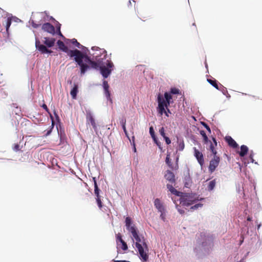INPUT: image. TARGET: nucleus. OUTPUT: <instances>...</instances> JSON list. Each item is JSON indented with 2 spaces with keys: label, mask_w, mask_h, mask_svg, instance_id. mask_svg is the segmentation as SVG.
I'll return each instance as SVG.
<instances>
[{
  "label": "nucleus",
  "mask_w": 262,
  "mask_h": 262,
  "mask_svg": "<svg viewBox=\"0 0 262 262\" xmlns=\"http://www.w3.org/2000/svg\"><path fill=\"white\" fill-rule=\"evenodd\" d=\"M125 222L127 230L132 233L133 238L136 241V247H137L138 245H142L145 247V250L148 251V246L144 237L139 235L138 231L135 225L132 226V221L130 217H126Z\"/></svg>",
  "instance_id": "f257e3e1"
},
{
  "label": "nucleus",
  "mask_w": 262,
  "mask_h": 262,
  "mask_svg": "<svg viewBox=\"0 0 262 262\" xmlns=\"http://www.w3.org/2000/svg\"><path fill=\"white\" fill-rule=\"evenodd\" d=\"M71 57H74L75 61L80 67L81 74H84L90 69V66L83 63L82 60L83 53L77 49L74 50V51H71Z\"/></svg>",
  "instance_id": "f03ea898"
},
{
  "label": "nucleus",
  "mask_w": 262,
  "mask_h": 262,
  "mask_svg": "<svg viewBox=\"0 0 262 262\" xmlns=\"http://www.w3.org/2000/svg\"><path fill=\"white\" fill-rule=\"evenodd\" d=\"M180 203L183 206H189L199 200L198 197L188 193L180 194Z\"/></svg>",
  "instance_id": "7ed1b4c3"
},
{
  "label": "nucleus",
  "mask_w": 262,
  "mask_h": 262,
  "mask_svg": "<svg viewBox=\"0 0 262 262\" xmlns=\"http://www.w3.org/2000/svg\"><path fill=\"white\" fill-rule=\"evenodd\" d=\"M114 65L110 60H107L104 64L100 66V73L104 78H106L111 74L113 70Z\"/></svg>",
  "instance_id": "20e7f679"
},
{
  "label": "nucleus",
  "mask_w": 262,
  "mask_h": 262,
  "mask_svg": "<svg viewBox=\"0 0 262 262\" xmlns=\"http://www.w3.org/2000/svg\"><path fill=\"white\" fill-rule=\"evenodd\" d=\"M164 103V101L161 100L159 98L157 111L161 116L164 114L167 117H169V114H171L170 111L168 107L166 108V105Z\"/></svg>",
  "instance_id": "39448f33"
},
{
  "label": "nucleus",
  "mask_w": 262,
  "mask_h": 262,
  "mask_svg": "<svg viewBox=\"0 0 262 262\" xmlns=\"http://www.w3.org/2000/svg\"><path fill=\"white\" fill-rule=\"evenodd\" d=\"M159 98H160L161 100H163L164 101V102L165 103L164 104L166 105V108H167L170 103L173 102L171 94L170 93L165 92L164 93V98L163 97L162 95L159 94L157 98V102L158 104Z\"/></svg>",
  "instance_id": "423d86ee"
},
{
  "label": "nucleus",
  "mask_w": 262,
  "mask_h": 262,
  "mask_svg": "<svg viewBox=\"0 0 262 262\" xmlns=\"http://www.w3.org/2000/svg\"><path fill=\"white\" fill-rule=\"evenodd\" d=\"M220 162V158L217 155L213 156V159L210 161L209 166L208 167L209 171L212 173L213 172L216 168L219 166Z\"/></svg>",
  "instance_id": "0eeeda50"
},
{
  "label": "nucleus",
  "mask_w": 262,
  "mask_h": 262,
  "mask_svg": "<svg viewBox=\"0 0 262 262\" xmlns=\"http://www.w3.org/2000/svg\"><path fill=\"white\" fill-rule=\"evenodd\" d=\"M138 246L136 248L138 250L140 259L144 262L147 261L148 259V255L147 252L148 251L145 250V248L143 246L139 245H138Z\"/></svg>",
  "instance_id": "6e6552de"
},
{
  "label": "nucleus",
  "mask_w": 262,
  "mask_h": 262,
  "mask_svg": "<svg viewBox=\"0 0 262 262\" xmlns=\"http://www.w3.org/2000/svg\"><path fill=\"white\" fill-rule=\"evenodd\" d=\"M35 47L38 51L42 54L51 53L52 52L51 50L48 49L46 46L41 44L40 41L37 39L35 40Z\"/></svg>",
  "instance_id": "1a4fd4ad"
},
{
  "label": "nucleus",
  "mask_w": 262,
  "mask_h": 262,
  "mask_svg": "<svg viewBox=\"0 0 262 262\" xmlns=\"http://www.w3.org/2000/svg\"><path fill=\"white\" fill-rule=\"evenodd\" d=\"M41 29L45 32L54 35L55 33V27L49 23H46L41 26Z\"/></svg>",
  "instance_id": "9d476101"
},
{
  "label": "nucleus",
  "mask_w": 262,
  "mask_h": 262,
  "mask_svg": "<svg viewBox=\"0 0 262 262\" xmlns=\"http://www.w3.org/2000/svg\"><path fill=\"white\" fill-rule=\"evenodd\" d=\"M194 149V156L198 160V162L202 166L204 163V156L203 154L200 152L196 147L193 148Z\"/></svg>",
  "instance_id": "9b49d317"
},
{
  "label": "nucleus",
  "mask_w": 262,
  "mask_h": 262,
  "mask_svg": "<svg viewBox=\"0 0 262 262\" xmlns=\"http://www.w3.org/2000/svg\"><path fill=\"white\" fill-rule=\"evenodd\" d=\"M57 44L58 46L59 49L62 51L63 52H64L68 54V55L71 57V51H74V50H69L68 48V47L64 45V42L61 40H58L57 42Z\"/></svg>",
  "instance_id": "f8f14e48"
},
{
  "label": "nucleus",
  "mask_w": 262,
  "mask_h": 262,
  "mask_svg": "<svg viewBox=\"0 0 262 262\" xmlns=\"http://www.w3.org/2000/svg\"><path fill=\"white\" fill-rule=\"evenodd\" d=\"M154 205L159 212H163V211H165L163 204L161 202L159 199L157 198L155 200Z\"/></svg>",
  "instance_id": "ddd939ff"
},
{
  "label": "nucleus",
  "mask_w": 262,
  "mask_h": 262,
  "mask_svg": "<svg viewBox=\"0 0 262 262\" xmlns=\"http://www.w3.org/2000/svg\"><path fill=\"white\" fill-rule=\"evenodd\" d=\"M225 140L228 144L229 146H230V147L233 148H236L238 147V145L235 141V140L232 138L231 137L226 136L225 138Z\"/></svg>",
  "instance_id": "4468645a"
},
{
  "label": "nucleus",
  "mask_w": 262,
  "mask_h": 262,
  "mask_svg": "<svg viewBox=\"0 0 262 262\" xmlns=\"http://www.w3.org/2000/svg\"><path fill=\"white\" fill-rule=\"evenodd\" d=\"M103 87L104 90V93L108 99H110L111 101H112L111 99V94L109 91V85L108 84V82L106 80H103Z\"/></svg>",
  "instance_id": "2eb2a0df"
},
{
  "label": "nucleus",
  "mask_w": 262,
  "mask_h": 262,
  "mask_svg": "<svg viewBox=\"0 0 262 262\" xmlns=\"http://www.w3.org/2000/svg\"><path fill=\"white\" fill-rule=\"evenodd\" d=\"M55 39L54 38L45 37L43 43L49 48L52 47L54 46Z\"/></svg>",
  "instance_id": "dca6fc26"
},
{
  "label": "nucleus",
  "mask_w": 262,
  "mask_h": 262,
  "mask_svg": "<svg viewBox=\"0 0 262 262\" xmlns=\"http://www.w3.org/2000/svg\"><path fill=\"white\" fill-rule=\"evenodd\" d=\"M165 179L171 183H174L175 182V177L172 172L170 170H167L165 174Z\"/></svg>",
  "instance_id": "f3484780"
},
{
  "label": "nucleus",
  "mask_w": 262,
  "mask_h": 262,
  "mask_svg": "<svg viewBox=\"0 0 262 262\" xmlns=\"http://www.w3.org/2000/svg\"><path fill=\"white\" fill-rule=\"evenodd\" d=\"M213 143L209 141L210 145L209 146V150L211 151L213 156L216 155L217 151L215 149V147L217 146V142L215 138L212 137Z\"/></svg>",
  "instance_id": "a211bd4d"
},
{
  "label": "nucleus",
  "mask_w": 262,
  "mask_h": 262,
  "mask_svg": "<svg viewBox=\"0 0 262 262\" xmlns=\"http://www.w3.org/2000/svg\"><path fill=\"white\" fill-rule=\"evenodd\" d=\"M207 81L212 85L213 87L219 90H222L221 89L224 90V86L220 84V88L219 87V84L217 83V81L216 80H212L211 79H207Z\"/></svg>",
  "instance_id": "6ab92c4d"
},
{
  "label": "nucleus",
  "mask_w": 262,
  "mask_h": 262,
  "mask_svg": "<svg viewBox=\"0 0 262 262\" xmlns=\"http://www.w3.org/2000/svg\"><path fill=\"white\" fill-rule=\"evenodd\" d=\"M86 120L87 121L91 123V125H92L93 128L96 130L97 129V126L96 124L95 121V119L93 116L91 114H88L86 116Z\"/></svg>",
  "instance_id": "aec40b11"
},
{
  "label": "nucleus",
  "mask_w": 262,
  "mask_h": 262,
  "mask_svg": "<svg viewBox=\"0 0 262 262\" xmlns=\"http://www.w3.org/2000/svg\"><path fill=\"white\" fill-rule=\"evenodd\" d=\"M78 84L76 83H74V87L73 88V89L71 90V91L70 92V94L71 95L72 98L73 99H76L77 94L78 93Z\"/></svg>",
  "instance_id": "412c9836"
},
{
  "label": "nucleus",
  "mask_w": 262,
  "mask_h": 262,
  "mask_svg": "<svg viewBox=\"0 0 262 262\" xmlns=\"http://www.w3.org/2000/svg\"><path fill=\"white\" fill-rule=\"evenodd\" d=\"M167 188L169 189V190L173 194H175L177 196H180V194H182V192L178 191L176 190L171 184H167Z\"/></svg>",
  "instance_id": "4be33fe9"
},
{
  "label": "nucleus",
  "mask_w": 262,
  "mask_h": 262,
  "mask_svg": "<svg viewBox=\"0 0 262 262\" xmlns=\"http://www.w3.org/2000/svg\"><path fill=\"white\" fill-rule=\"evenodd\" d=\"M248 151V147L245 145H243L241 146V150L238 151V153L241 157H243L247 154Z\"/></svg>",
  "instance_id": "5701e85b"
},
{
  "label": "nucleus",
  "mask_w": 262,
  "mask_h": 262,
  "mask_svg": "<svg viewBox=\"0 0 262 262\" xmlns=\"http://www.w3.org/2000/svg\"><path fill=\"white\" fill-rule=\"evenodd\" d=\"M12 17H8L6 19V29L7 33H9V29L12 23Z\"/></svg>",
  "instance_id": "b1692460"
},
{
  "label": "nucleus",
  "mask_w": 262,
  "mask_h": 262,
  "mask_svg": "<svg viewBox=\"0 0 262 262\" xmlns=\"http://www.w3.org/2000/svg\"><path fill=\"white\" fill-rule=\"evenodd\" d=\"M215 185H216L215 180H213L210 181L209 182V184H208V185L207 187L208 190H209V191L212 190L214 188Z\"/></svg>",
  "instance_id": "393cba45"
},
{
  "label": "nucleus",
  "mask_w": 262,
  "mask_h": 262,
  "mask_svg": "<svg viewBox=\"0 0 262 262\" xmlns=\"http://www.w3.org/2000/svg\"><path fill=\"white\" fill-rule=\"evenodd\" d=\"M70 42L74 45H75L76 47L79 49H83L84 48L83 46L81 45L79 42L77 41V40L75 38H73L70 40Z\"/></svg>",
  "instance_id": "a878e982"
},
{
  "label": "nucleus",
  "mask_w": 262,
  "mask_h": 262,
  "mask_svg": "<svg viewBox=\"0 0 262 262\" xmlns=\"http://www.w3.org/2000/svg\"><path fill=\"white\" fill-rule=\"evenodd\" d=\"M200 134L202 135V136L203 138V140H204V143L207 144L209 142V140H208V137H207L206 134L205 133V131L200 130Z\"/></svg>",
  "instance_id": "bb28decb"
},
{
  "label": "nucleus",
  "mask_w": 262,
  "mask_h": 262,
  "mask_svg": "<svg viewBox=\"0 0 262 262\" xmlns=\"http://www.w3.org/2000/svg\"><path fill=\"white\" fill-rule=\"evenodd\" d=\"M99 191L100 190L98 187L97 182H95V186H94V193L96 197L100 196L99 195Z\"/></svg>",
  "instance_id": "cd10ccee"
},
{
  "label": "nucleus",
  "mask_w": 262,
  "mask_h": 262,
  "mask_svg": "<svg viewBox=\"0 0 262 262\" xmlns=\"http://www.w3.org/2000/svg\"><path fill=\"white\" fill-rule=\"evenodd\" d=\"M149 134H150L151 137H152L153 140H156V139L157 138V137L155 135V131H154V128L152 126H150L149 127Z\"/></svg>",
  "instance_id": "c85d7f7f"
},
{
  "label": "nucleus",
  "mask_w": 262,
  "mask_h": 262,
  "mask_svg": "<svg viewBox=\"0 0 262 262\" xmlns=\"http://www.w3.org/2000/svg\"><path fill=\"white\" fill-rule=\"evenodd\" d=\"M91 68L95 69H98V68L100 67L99 63L96 61H92L90 63Z\"/></svg>",
  "instance_id": "c756f323"
},
{
  "label": "nucleus",
  "mask_w": 262,
  "mask_h": 262,
  "mask_svg": "<svg viewBox=\"0 0 262 262\" xmlns=\"http://www.w3.org/2000/svg\"><path fill=\"white\" fill-rule=\"evenodd\" d=\"M96 200L99 208L101 209L102 207V203L101 200V196L96 197Z\"/></svg>",
  "instance_id": "7c9ffc66"
},
{
  "label": "nucleus",
  "mask_w": 262,
  "mask_h": 262,
  "mask_svg": "<svg viewBox=\"0 0 262 262\" xmlns=\"http://www.w3.org/2000/svg\"><path fill=\"white\" fill-rule=\"evenodd\" d=\"M203 206V204H201V203H198V204H196L192 206H191L190 208V210L191 211H193L194 210H195V209H197L198 208H199V207H202Z\"/></svg>",
  "instance_id": "2f4dec72"
},
{
  "label": "nucleus",
  "mask_w": 262,
  "mask_h": 262,
  "mask_svg": "<svg viewBox=\"0 0 262 262\" xmlns=\"http://www.w3.org/2000/svg\"><path fill=\"white\" fill-rule=\"evenodd\" d=\"M120 242L122 244V249L123 250H126L128 249L127 245L126 243L122 239V238H120Z\"/></svg>",
  "instance_id": "473e14b6"
},
{
  "label": "nucleus",
  "mask_w": 262,
  "mask_h": 262,
  "mask_svg": "<svg viewBox=\"0 0 262 262\" xmlns=\"http://www.w3.org/2000/svg\"><path fill=\"white\" fill-rule=\"evenodd\" d=\"M83 58H82V60L84 59V61L85 62H88V63H90L91 61H92V60L91 59L90 57H89L87 55H85L84 54H83Z\"/></svg>",
  "instance_id": "72a5a7b5"
},
{
  "label": "nucleus",
  "mask_w": 262,
  "mask_h": 262,
  "mask_svg": "<svg viewBox=\"0 0 262 262\" xmlns=\"http://www.w3.org/2000/svg\"><path fill=\"white\" fill-rule=\"evenodd\" d=\"M180 91L176 88H172L170 89V93L171 94H179Z\"/></svg>",
  "instance_id": "f704fd0d"
},
{
  "label": "nucleus",
  "mask_w": 262,
  "mask_h": 262,
  "mask_svg": "<svg viewBox=\"0 0 262 262\" xmlns=\"http://www.w3.org/2000/svg\"><path fill=\"white\" fill-rule=\"evenodd\" d=\"M184 147H185L184 142L183 141H182L179 143L178 150L180 151H182L184 149Z\"/></svg>",
  "instance_id": "c9c22d12"
},
{
  "label": "nucleus",
  "mask_w": 262,
  "mask_h": 262,
  "mask_svg": "<svg viewBox=\"0 0 262 262\" xmlns=\"http://www.w3.org/2000/svg\"><path fill=\"white\" fill-rule=\"evenodd\" d=\"M166 163L170 167L172 166V163L170 160L169 155H167L165 160Z\"/></svg>",
  "instance_id": "e433bc0d"
},
{
  "label": "nucleus",
  "mask_w": 262,
  "mask_h": 262,
  "mask_svg": "<svg viewBox=\"0 0 262 262\" xmlns=\"http://www.w3.org/2000/svg\"><path fill=\"white\" fill-rule=\"evenodd\" d=\"M50 116H51V119L53 120V117L51 115H50ZM54 122L52 120V125H51V129L49 130H48L47 133L46 134V136H49L51 134V133L52 132V128L54 127Z\"/></svg>",
  "instance_id": "4c0bfd02"
},
{
  "label": "nucleus",
  "mask_w": 262,
  "mask_h": 262,
  "mask_svg": "<svg viewBox=\"0 0 262 262\" xmlns=\"http://www.w3.org/2000/svg\"><path fill=\"white\" fill-rule=\"evenodd\" d=\"M159 133H160V135L163 137V138L164 137H166V136L165 135V129L163 127H162L159 129Z\"/></svg>",
  "instance_id": "58836bf2"
},
{
  "label": "nucleus",
  "mask_w": 262,
  "mask_h": 262,
  "mask_svg": "<svg viewBox=\"0 0 262 262\" xmlns=\"http://www.w3.org/2000/svg\"><path fill=\"white\" fill-rule=\"evenodd\" d=\"M161 213L160 214V217L161 219L164 221H165L166 220V213L165 211H163V212H160Z\"/></svg>",
  "instance_id": "ea45409f"
},
{
  "label": "nucleus",
  "mask_w": 262,
  "mask_h": 262,
  "mask_svg": "<svg viewBox=\"0 0 262 262\" xmlns=\"http://www.w3.org/2000/svg\"><path fill=\"white\" fill-rule=\"evenodd\" d=\"M154 141L155 143L157 144V145L159 147V149H160V150H162V147L161 146V143L158 140L157 138L156 139V140Z\"/></svg>",
  "instance_id": "a19ab883"
},
{
  "label": "nucleus",
  "mask_w": 262,
  "mask_h": 262,
  "mask_svg": "<svg viewBox=\"0 0 262 262\" xmlns=\"http://www.w3.org/2000/svg\"><path fill=\"white\" fill-rule=\"evenodd\" d=\"M202 124L203 125V126L206 128V129L208 131V132L209 133H211V129L209 127V126L205 123L204 122H203L202 123Z\"/></svg>",
  "instance_id": "79ce46f5"
},
{
  "label": "nucleus",
  "mask_w": 262,
  "mask_h": 262,
  "mask_svg": "<svg viewBox=\"0 0 262 262\" xmlns=\"http://www.w3.org/2000/svg\"><path fill=\"white\" fill-rule=\"evenodd\" d=\"M164 139H165V142H166L167 144L168 145V144H170L171 143V140L167 136L164 137Z\"/></svg>",
  "instance_id": "37998d69"
},
{
  "label": "nucleus",
  "mask_w": 262,
  "mask_h": 262,
  "mask_svg": "<svg viewBox=\"0 0 262 262\" xmlns=\"http://www.w3.org/2000/svg\"><path fill=\"white\" fill-rule=\"evenodd\" d=\"M13 149L15 151H18L19 150V145L18 144H15L14 145Z\"/></svg>",
  "instance_id": "c03bdc74"
},
{
  "label": "nucleus",
  "mask_w": 262,
  "mask_h": 262,
  "mask_svg": "<svg viewBox=\"0 0 262 262\" xmlns=\"http://www.w3.org/2000/svg\"><path fill=\"white\" fill-rule=\"evenodd\" d=\"M40 25V24H35L34 21H32V26L33 28H38L39 26Z\"/></svg>",
  "instance_id": "a18cd8bd"
},
{
  "label": "nucleus",
  "mask_w": 262,
  "mask_h": 262,
  "mask_svg": "<svg viewBox=\"0 0 262 262\" xmlns=\"http://www.w3.org/2000/svg\"><path fill=\"white\" fill-rule=\"evenodd\" d=\"M249 158L251 161V162L253 163L254 162V159H253V153L252 151H251V153L249 156Z\"/></svg>",
  "instance_id": "49530a36"
},
{
  "label": "nucleus",
  "mask_w": 262,
  "mask_h": 262,
  "mask_svg": "<svg viewBox=\"0 0 262 262\" xmlns=\"http://www.w3.org/2000/svg\"><path fill=\"white\" fill-rule=\"evenodd\" d=\"M120 123H121L122 126L125 125V124H126V119H122L121 121H120Z\"/></svg>",
  "instance_id": "de8ad7c7"
},
{
  "label": "nucleus",
  "mask_w": 262,
  "mask_h": 262,
  "mask_svg": "<svg viewBox=\"0 0 262 262\" xmlns=\"http://www.w3.org/2000/svg\"><path fill=\"white\" fill-rule=\"evenodd\" d=\"M178 205H176V207H177V208H178ZM177 209H178V211H179V212L180 214H184V213L185 211H184V210H182V209H179V208H177Z\"/></svg>",
  "instance_id": "09e8293b"
},
{
  "label": "nucleus",
  "mask_w": 262,
  "mask_h": 262,
  "mask_svg": "<svg viewBox=\"0 0 262 262\" xmlns=\"http://www.w3.org/2000/svg\"><path fill=\"white\" fill-rule=\"evenodd\" d=\"M42 107L47 112H49V109L47 106L46 104H43L42 105Z\"/></svg>",
  "instance_id": "8fccbe9b"
},
{
  "label": "nucleus",
  "mask_w": 262,
  "mask_h": 262,
  "mask_svg": "<svg viewBox=\"0 0 262 262\" xmlns=\"http://www.w3.org/2000/svg\"><path fill=\"white\" fill-rule=\"evenodd\" d=\"M120 238H122L121 235H120V234H118L117 235V240H118L119 242H120Z\"/></svg>",
  "instance_id": "3c124183"
},
{
  "label": "nucleus",
  "mask_w": 262,
  "mask_h": 262,
  "mask_svg": "<svg viewBox=\"0 0 262 262\" xmlns=\"http://www.w3.org/2000/svg\"><path fill=\"white\" fill-rule=\"evenodd\" d=\"M113 262H127V260H113Z\"/></svg>",
  "instance_id": "603ef678"
},
{
  "label": "nucleus",
  "mask_w": 262,
  "mask_h": 262,
  "mask_svg": "<svg viewBox=\"0 0 262 262\" xmlns=\"http://www.w3.org/2000/svg\"><path fill=\"white\" fill-rule=\"evenodd\" d=\"M122 126V128L125 133V134L126 135H127V130H126V126L125 125H124V126Z\"/></svg>",
  "instance_id": "864d4df0"
},
{
  "label": "nucleus",
  "mask_w": 262,
  "mask_h": 262,
  "mask_svg": "<svg viewBox=\"0 0 262 262\" xmlns=\"http://www.w3.org/2000/svg\"><path fill=\"white\" fill-rule=\"evenodd\" d=\"M98 49H99L98 47H93L92 48V50H97Z\"/></svg>",
  "instance_id": "5fc2aeb1"
},
{
  "label": "nucleus",
  "mask_w": 262,
  "mask_h": 262,
  "mask_svg": "<svg viewBox=\"0 0 262 262\" xmlns=\"http://www.w3.org/2000/svg\"><path fill=\"white\" fill-rule=\"evenodd\" d=\"M56 29H57V30L58 32L60 31V24L58 27H56Z\"/></svg>",
  "instance_id": "6e6d98bb"
},
{
  "label": "nucleus",
  "mask_w": 262,
  "mask_h": 262,
  "mask_svg": "<svg viewBox=\"0 0 262 262\" xmlns=\"http://www.w3.org/2000/svg\"><path fill=\"white\" fill-rule=\"evenodd\" d=\"M93 181H94V184L95 185V182H97L96 180V178H93Z\"/></svg>",
  "instance_id": "4d7b16f0"
},
{
  "label": "nucleus",
  "mask_w": 262,
  "mask_h": 262,
  "mask_svg": "<svg viewBox=\"0 0 262 262\" xmlns=\"http://www.w3.org/2000/svg\"><path fill=\"white\" fill-rule=\"evenodd\" d=\"M251 219H252L251 217H250L249 216L247 217V220L249 221H251Z\"/></svg>",
  "instance_id": "13d9d810"
},
{
  "label": "nucleus",
  "mask_w": 262,
  "mask_h": 262,
  "mask_svg": "<svg viewBox=\"0 0 262 262\" xmlns=\"http://www.w3.org/2000/svg\"><path fill=\"white\" fill-rule=\"evenodd\" d=\"M58 34H59V35H60V36H62V34H61V32H60V31H58Z\"/></svg>",
  "instance_id": "bf43d9fd"
},
{
  "label": "nucleus",
  "mask_w": 262,
  "mask_h": 262,
  "mask_svg": "<svg viewBox=\"0 0 262 262\" xmlns=\"http://www.w3.org/2000/svg\"><path fill=\"white\" fill-rule=\"evenodd\" d=\"M260 226H261V225H260V224L258 225V226H257V229H258V230L259 229V228H260Z\"/></svg>",
  "instance_id": "052dcab7"
},
{
  "label": "nucleus",
  "mask_w": 262,
  "mask_h": 262,
  "mask_svg": "<svg viewBox=\"0 0 262 262\" xmlns=\"http://www.w3.org/2000/svg\"><path fill=\"white\" fill-rule=\"evenodd\" d=\"M134 150H135V151H136V148H135V147H134Z\"/></svg>",
  "instance_id": "680f3d73"
}]
</instances>
